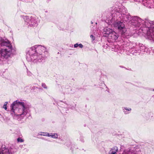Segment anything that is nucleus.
I'll list each match as a JSON object with an SVG mask.
<instances>
[{
    "label": "nucleus",
    "instance_id": "26",
    "mask_svg": "<svg viewBox=\"0 0 154 154\" xmlns=\"http://www.w3.org/2000/svg\"><path fill=\"white\" fill-rule=\"evenodd\" d=\"M1 153H2L1 152H0V154H1Z\"/></svg>",
    "mask_w": 154,
    "mask_h": 154
},
{
    "label": "nucleus",
    "instance_id": "18",
    "mask_svg": "<svg viewBox=\"0 0 154 154\" xmlns=\"http://www.w3.org/2000/svg\"><path fill=\"white\" fill-rule=\"evenodd\" d=\"M2 154H10V153L6 149L3 152Z\"/></svg>",
    "mask_w": 154,
    "mask_h": 154
},
{
    "label": "nucleus",
    "instance_id": "2",
    "mask_svg": "<svg viewBox=\"0 0 154 154\" xmlns=\"http://www.w3.org/2000/svg\"><path fill=\"white\" fill-rule=\"evenodd\" d=\"M30 107L26 103L16 100L11 104L10 113L14 119L20 121L27 114Z\"/></svg>",
    "mask_w": 154,
    "mask_h": 154
},
{
    "label": "nucleus",
    "instance_id": "6",
    "mask_svg": "<svg viewBox=\"0 0 154 154\" xmlns=\"http://www.w3.org/2000/svg\"><path fill=\"white\" fill-rule=\"evenodd\" d=\"M140 24L141 25V27L135 26V27L140 28V29L142 31H146L147 33L145 35L146 39L154 42V27L152 26H151L149 24H145L144 23L141 22Z\"/></svg>",
    "mask_w": 154,
    "mask_h": 154
},
{
    "label": "nucleus",
    "instance_id": "22",
    "mask_svg": "<svg viewBox=\"0 0 154 154\" xmlns=\"http://www.w3.org/2000/svg\"><path fill=\"white\" fill-rule=\"evenodd\" d=\"M78 46V43H76V44H75L74 45V48H76Z\"/></svg>",
    "mask_w": 154,
    "mask_h": 154
},
{
    "label": "nucleus",
    "instance_id": "1",
    "mask_svg": "<svg viewBox=\"0 0 154 154\" xmlns=\"http://www.w3.org/2000/svg\"><path fill=\"white\" fill-rule=\"evenodd\" d=\"M47 51L45 47L40 45H35L29 49L26 54V59L28 62L40 63L45 59V54H47Z\"/></svg>",
    "mask_w": 154,
    "mask_h": 154
},
{
    "label": "nucleus",
    "instance_id": "21",
    "mask_svg": "<svg viewBox=\"0 0 154 154\" xmlns=\"http://www.w3.org/2000/svg\"><path fill=\"white\" fill-rule=\"evenodd\" d=\"M78 46L81 48H82L83 47V45L82 44H78Z\"/></svg>",
    "mask_w": 154,
    "mask_h": 154
},
{
    "label": "nucleus",
    "instance_id": "4",
    "mask_svg": "<svg viewBox=\"0 0 154 154\" xmlns=\"http://www.w3.org/2000/svg\"><path fill=\"white\" fill-rule=\"evenodd\" d=\"M10 57V42L7 39L0 38V64Z\"/></svg>",
    "mask_w": 154,
    "mask_h": 154
},
{
    "label": "nucleus",
    "instance_id": "17",
    "mask_svg": "<svg viewBox=\"0 0 154 154\" xmlns=\"http://www.w3.org/2000/svg\"><path fill=\"white\" fill-rule=\"evenodd\" d=\"M8 102H5L4 104V105L3 106V107L2 108H3V109H4L5 110H7V104H8Z\"/></svg>",
    "mask_w": 154,
    "mask_h": 154
},
{
    "label": "nucleus",
    "instance_id": "16",
    "mask_svg": "<svg viewBox=\"0 0 154 154\" xmlns=\"http://www.w3.org/2000/svg\"><path fill=\"white\" fill-rule=\"evenodd\" d=\"M38 135L45 136H48V135H49V133L47 132H40L38 133Z\"/></svg>",
    "mask_w": 154,
    "mask_h": 154
},
{
    "label": "nucleus",
    "instance_id": "13",
    "mask_svg": "<svg viewBox=\"0 0 154 154\" xmlns=\"http://www.w3.org/2000/svg\"><path fill=\"white\" fill-rule=\"evenodd\" d=\"M16 54V51L15 47L12 46L10 44V57Z\"/></svg>",
    "mask_w": 154,
    "mask_h": 154
},
{
    "label": "nucleus",
    "instance_id": "14",
    "mask_svg": "<svg viewBox=\"0 0 154 154\" xmlns=\"http://www.w3.org/2000/svg\"><path fill=\"white\" fill-rule=\"evenodd\" d=\"M123 112L125 114H128L130 112L131 109L130 107H123L122 108Z\"/></svg>",
    "mask_w": 154,
    "mask_h": 154
},
{
    "label": "nucleus",
    "instance_id": "3",
    "mask_svg": "<svg viewBox=\"0 0 154 154\" xmlns=\"http://www.w3.org/2000/svg\"><path fill=\"white\" fill-rule=\"evenodd\" d=\"M121 15L119 18L122 19L123 20L128 22H131L130 23L134 26H140L141 25L140 24L142 22L143 20L137 16L131 17L129 14L127 12L126 9L124 7H121L119 12Z\"/></svg>",
    "mask_w": 154,
    "mask_h": 154
},
{
    "label": "nucleus",
    "instance_id": "24",
    "mask_svg": "<svg viewBox=\"0 0 154 154\" xmlns=\"http://www.w3.org/2000/svg\"><path fill=\"white\" fill-rule=\"evenodd\" d=\"M1 76H2V77H5L4 76V75H3L4 76H3V75H1Z\"/></svg>",
    "mask_w": 154,
    "mask_h": 154
},
{
    "label": "nucleus",
    "instance_id": "25",
    "mask_svg": "<svg viewBox=\"0 0 154 154\" xmlns=\"http://www.w3.org/2000/svg\"><path fill=\"white\" fill-rule=\"evenodd\" d=\"M114 51H117L116 50H114Z\"/></svg>",
    "mask_w": 154,
    "mask_h": 154
},
{
    "label": "nucleus",
    "instance_id": "19",
    "mask_svg": "<svg viewBox=\"0 0 154 154\" xmlns=\"http://www.w3.org/2000/svg\"><path fill=\"white\" fill-rule=\"evenodd\" d=\"M42 86L44 88L46 89L47 88V87L46 84L44 83H42Z\"/></svg>",
    "mask_w": 154,
    "mask_h": 154
},
{
    "label": "nucleus",
    "instance_id": "12",
    "mask_svg": "<svg viewBox=\"0 0 154 154\" xmlns=\"http://www.w3.org/2000/svg\"><path fill=\"white\" fill-rule=\"evenodd\" d=\"M118 150V149L116 146L112 147L110 150L109 154H117V152Z\"/></svg>",
    "mask_w": 154,
    "mask_h": 154
},
{
    "label": "nucleus",
    "instance_id": "23",
    "mask_svg": "<svg viewBox=\"0 0 154 154\" xmlns=\"http://www.w3.org/2000/svg\"><path fill=\"white\" fill-rule=\"evenodd\" d=\"M90 37L93 40H94L95 39L93 35H91Z\"/></svg>",
    "mask_w": 154,
    "mask_h": 154
},
{
    "label": "nucleus",
    "instance_id": "9",
    "mask_svg": "<svg viewBox=\"0 0 154 154\" xmlns=\"http://www.w3.org/2000/svg\"><path fill=\"white\" fill-rule=\"evenodd\" d=\"M113 31L111 29L108 27L105 28L103 29V36L105 37H108Z\"/></svg>",
    "mask_w": 154,
    "mask_h": 154
},
{
    "label": "nucleus",
    "instance_id": "29",
    "mask_svg": "<svg viewBox=\"0 0 154 154\" xmlns=\"http://www.w3.org/2000/svg\"><path fill=\"white\" fill-rule=\"evenodd\" d=\"M11 150H10V152H11Z\"/></svg>",
    "mask_w": 154,
    "mask_h": 154
},
{
    "label": "nucleus",
    "instance_id": "28",
    "mask_svg": "<svg viewBox=\"0 0 154 154\" xmlns=\"http://www.w3.org/2000/svg\"><path fill=\"white\" fill-rule=\"evenodd\" d=\"M153 91H154V89H153Z\"/></svg>",
    "mask_w": 154,
    "mask_h": 154
},
{
    "label": "nucleus",
    "instance_id": "20",
    "mask_svg": "<svg viewBox=\"0 0 154 154\" xmlns=\"http://www.w3.org/2000/svg\"><path fill=\"white\" fill-rule=\"evenodd\" d=\"M17 141L18 142H22L23 141V140L20 138H18L17 139Z\"/></svg>",
    "mask_w": 154,
    "mask_h": 154
},
{
    "label": "nucleus",
    "instance_id": "8",
    "mask_svg": "<svg viewBox=\"0 0 154 154\" xmlns=\"http://www.w3.org/2000/svg\"><path fill=\"white\" fill-rule=\"evenodd\" d=\"M137 2H142L143 5L149 8H154V0H134Z\"/></svg>",
    "mask_w": 154,
    "mask_h": 154
},
{
    "label": "nucleus",
    "instance_id": "7",
    "mask_svg": "<svg viewBox=\"0 0 154 154\" xmlns=\"http://www.w3.org/2000/svg\"><path fill=\"white\" fill-rule=\"evenodd\" d=\"M22 17L28 26H36L38 24V20L36 17L28 16H23Z\"/></svg>",
    "mask_w": 154,
    "mask_h": 154
},
{
    "label": "nucleus",
    "instance_id": "11",
    "mask_svg": "<svg viewBox=\"0 0 154 154\" xmlns=\"http://www.w3.org/2000/svg\"><path fill=\"white\" fill-rule=\"evenodd\" d=\"M140 152L128 149L124 150L122 154H140Z\"/></svg>",
    "mask_w": 154,
    "mask_h": 154
},
{
    "label": "nucleus",
    "instance_id": "15",
    "mask_svg": "<svg viewBox=\"0 0 154 154\" xmlns=\"http://www.w3.org/2000/svg\"><path fill=\"white\" fill-rule=\"evenodd\" d=\"M48 137H51L53 138H57L58 137V135L57 134L54 133L53 134L51 133L50 134L49 133V135H48Z\"/></svg>",
    "mask_w": 154,
    "mask_h": 154
},
{
    "label": "nucleus",
    "instance_id": "5",
    "mask_svg": "<svg viewBox=\"0 0 154 154\" xmlns=\"http://www.w3.org/2000/svg\"><path fill=\"white\" fill-rule=\"evenodd\" d=\"M113 16H114V17H112L111 20H107L106 22L109 25L112 26L116 29H117L122 33L125 32L126 29L123 22L120 20V19H119V18H118L117 17H115V14H112Z\"/></svg>",
    "mask_w": 154,
    "mask_h": 154
},
{
    "label": "nucleus",
    "instance_id": "27",
    "mask_svg": "<svg viewBox=\"0 0 154 154\" xmlns=\"http://www.w3.org/2000/svg\"><path fill=\"white\" fill-rule=\"evenodd\" d=\"M91 23L92 24L93 23V22H91Z\"/></svg>",
    "mask_w": 154,
    "mask_h": 154
},
{
    "label": "nucleus",
    "instance_id": "10",
    "mask_svg": "<svg viewBox=\"0 0 154 154\" xmlns=\"http://www.w3.org/2000/svg\"><path fill=\"white\" fill-rule=\"evenodd\" d=\"M110 34H111L108 37V39L110 40L111 42H112L115 41L118 38L117 34L114 31Z\"/></svg>",
    "mask_w": 154,
    "mask_h": 154
}]
</instances>
